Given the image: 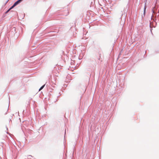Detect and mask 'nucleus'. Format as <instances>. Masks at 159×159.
Listing matches in <instances>:
<instances>
[{
  "instance_id": "obj_1",
  "label": "nucleus",
  "mask_w": 159,
  "mask_h": 159,
  "mask_svg": "<svg viewBox=\"0 0 159 159\" xmlns=\"http://www.w3.org/2000/svg\"><path fill=\"white\" fill-rule=\"evenodd\" d=\"M20 3V2H19L18 1V0L14 3V4L12 6H11L12 8H14L15 6H16Z\"/></svg>"
},
{
  "instance_id": "obj_2",
  "label": "nucleus",
  "mask_w": 159,
  "mask_h": 159,
  "mask_svg": "<svg viewBox=\"0 0 159 159\" xmlns=\"http://www.w3.org/2000/svg\"><path fill=\"white\" fill-rule=\"evenodd\" d=\"M13 8H12V7H11L6 12V13H7L11 9H12Z\"/></svg>"
},
{
  "instance_id": "obj_3",
  "label": "nucleus",
  "mask_w": 159,
  "mask_h": 159,
  "mask_svg": "<svg viewBox=\"0 0 159 159\" xmlns=\"http://www.w3.org/2000/svg\"><path fill=\"white\" fill-rule=\"evenodd\" d=\"M45 85L42 86L39 89V91H40L41 90H42L44 87Z\"/></svg>"
},
{
  "instance_id": "obj_4",
  "label": "nucleus",
  "mask_w": 159,
  "mask_h": 159,
  "mask_svg": "<svg viewBox=\"0 0 159 159\" xmlns=\"http://www.w3.org/2000/svg\"><path fill=\"white\" fill-rule=\"evenodd\" d=\"M146 7L145 6L144 9V14H145L146 11Z\"/></svg>"
},
{
  "instance_id": "obj_5",
  "label": "nucleus",
  "mask_w": 159,
  "mask_h": 159,
  "mask_svg": "<svg viewBox=\"0 0 159 159\" xmlns=\"http://www.w3.org/2000/svg\"><path fill=\"white\" fill-rule=\"evenodd\" d=\"M28 157H32V156L31 155H28Z\"/></svg>"
},
{
  "instance_id": "obj_6",
  "label": "nucleus",
  "mask_w": 159,
  "mask_h": 159,
  "mask_svg": "<svg viewBox=\"0 0 159 159\" xmlns=\"http://www.w3.org/2000/svg\"><path fill=\"white\" fill-rule=\"evenodd\" d=\"M22 0H18V1L20 2Z\"/></svg>"
},
{
  "instance_id": "obj_7",
  "label": "nucleus",
  "mask_w": 159,
  "mask_h": 159,
  "mask_svg": "<svg viewBox=\"0 0 159 159\" xmlns=\"http://www.w3.org/2000/svg\"><path fill=\"white\" fill-rule=\"evenodd\" d=\"M22 0H18V1L20 2Z\"/></svg>"
},
{
  "instance_id": "obj_8",
  "label": "nucleus",
  "mask_w": 159,
  "mask_h": 159,
  "mask_svg": "<svg viewBox=\"0 0 159 159\" xmlns=\"http://www.w3.org/2000/svg\"><path fill=\"white\" fill-rule=\"evenodd\" d=\"M22 0H18V1L20 2Z\"/></svg>"
}]
</instances>
